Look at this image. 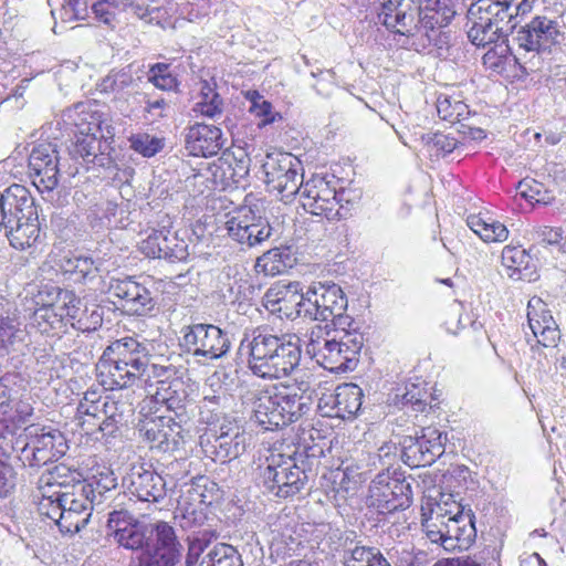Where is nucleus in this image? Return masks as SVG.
I'll return each mask as SVG.
<instances>
[{
	"label": "nucleus",
	"instance_id": "1",
	"mask_svg": "<svg viewBox=\"0 0 566 566\" xmlns=\"http://www.w3.org/2000/svg\"><path fill=\"white\" fill-rule=\"evenodd\" d=\"M296 335L276 334L266 325L245 329L240 348L248 352V366L264 379L290 376L300 365L301 345Z\"/></svg>",
	"mask_w": 566,
	"mask_h": 566
},
{
	"label": "nucleus",
	"instance_id": "2",
	"mask_svg": "<svg viewBox=\"0 0 566 566\" xmlns=\"http://www.w3.org/2000/svg\"><path fill=\"white\" fill-rule=\"evenodd\" d=\"M253 418L264 430H275L298 421L312 407L310 397L300 395L295 388L271 385L250 392Z\"/></svg>",
	"mask_w": 566,
	"mask_h": 566
},
{
	"label": "nucleus",
	"instance_id": "3",
	"mask_svg": "<svg viewBox=\"0 0 566 566\" xmlns=\"http://www.w3.org/2000/svg\"><path fill=\"white\" fill-rule=\"evenodd\" d=\"M151 356L147 346L134 337H123L111 343L103 352L96 369L106 375L103 384L112 389H123L139 384Z\"/></svg>",
	"mask_w": 566,
	"mask_h": 566
},
{
	"label": "nucleus",
	"instance_id": "4",
	"mask_svg": "<svg viewBox=\"0 0 566 566\" xmlns=\"http://www.w3.org/2000/svg\"><path fill=\"white\" fill-rule=\"evenodd\" d=\"M511 0H476L468 9L472 23L468 39L476 46L504 42L515 30L514 17L510 13Z\"/></svg>",
	"mask_w": 566,
	"mask_h": 566
},
{
	"label": "nucleus",
	"instance_id": "5",
	"mask_svg": "<svg viewBox=\"0 0 566 566\" xmlns=\"http://www.w3.org/2000/svg\"><path fill=\"white\" fill-rule=\"evenodd\" d=\"M311 334L307 353L313 354L316 363L331 373L352 371L357 367L360 352L365 344V336L361 332L353 331L340 333L331 339H325L324 345L316 349Z\"/></svg>",
	"mask_w": 566,
	"mask_h": 566
},
{
	"label": "nucleus",
	"instance_id": "6",
	"mask_svg": "<svg viewBox=\"0 0 566 566\" xmlns=\"http://www.w3.org/2000/svg\"><path fill=\"white\" fill-rule=\"evenodd\" d=\"M256 480L268 493L286 499L300 493L308 476L293 459L272 454L265 465H259Z\"/></svg>",
	"mask_w": 566,
	"mask_h": 566
},
{
	"label": "nucleus",
	"instance_id": "7",
	"mask_svg": "<svg viewBox=\"0 0 566 566\" xmlns=\"http://www.w3.org/2000/svg\"><path fill=\"white\" fill-rule=\"evenodd\" d=\"M367 502L382 515L405 511L412 503L411 483L396 470L379 472L370 482Z\"/></svg>",
	"mask_w": 566,
	"mask_h": 566
},
{
	"label": "nucleus",
	"instance_id": "8",
	"mask_svg": "<svg viewBox=\"0 0 566 566\" xmlns=\"http://www.w3.org/2000/svg\"><path fill=\"white\" fill-rule=\"evenodd\" d=\"M27 439L19 457L25 467L41 468L56 462L69 450L64 433L52 427L31 426L27 429Z\"/></svg>",
	"mask_w": 566,
	"mask_h": 566
},
{
	"label": "nucleus",
	"instance_id": "9",
	"mask_svg": "<svg viewBox=\"0 0 566 566\" xmlns=\"http://www.w3.org/2000/svg\"><path fill=\"white\" fill-rule=\"evenodd\" d=\"M180 346L195 357L205 361L223 357L230 349L231 342L227 333L212 324H193L181 329Z\"/></svg>",
	"mask_w": 566,
	"mask_h": 566
},
{
	"label": "nucleus",
	"instance_id": "10",
	"mask_svg": "<svg viewBox=\"0 0 566 566\" xmlns=\"http://www.w3.org/2000/svg\"><path fill=\"white\" fill-rule=\"evenodd\" d=\"M106 292L115 298L113 303L128 315L147 316L157 305L153 292L134 276L111 277Z\"/></svg>",
	"mask_w": 566,
	"mask_h": 566
},
{
	"label": "nucleus",
	"instance_id": "11",
	"mask_svg": "<svg viewBox=\"0 0 566 566\" xmlns=\"http://www.w3.org/2000/svg\"><path fill=\"white\" fill-rule=\"evenodd\" d=\"M444 440L439 429L422 428L420 436H406L400 441L401 460L410 468L431 465L444 453Z\"/></svg>",
	"mask_w": 566,
	"mask_h": 566
},
{
	"label": "nucleus",
	"instance_id": "12",
	"mask_svg": "<svg viewBox=\"0 0 566 566\" xmlns=\"http://www.w3.org/2000/svg\"><path fill=\"white\" fill-rule=\"evenodd\" d=\"M226 229L231 239L252 248L270 239L273 228L269 220L242 206L227 214Z\"/></svg>",
	"mask_w": 566,
	"mask_h": 566
},
{
	"label": "nucleus",
	"instance_id": "13",
	"mask_svg": "<svg viewBox=\"0 0 566 566\" xmlns=\"http://www.w3.org/2000/svg\"><path fill=\"white\" fill-rule=\"evenodd\" d=\"M29 176L42 193L51 195L59 185V151L56 145L42 142L33 146L28 157Z\"/></svg>",
	"mask_w": 566,
	"mask_h": 566
},
{
	"label": "nucleus",
	"instance_id": "14",
	"mask_svg": "<svg viewBox=\"0 0 566 566\" xmlns=\"http://www.w3.org/2000/svg\"><path fill=\"white\" fill-rule=\"evenodd\" d=\"M515 40L521 49L526 53H535L533 57H536L541 53L551 52L553 46L559 44L563 33L556 20L536 15L517 31Z\"/></svg>",
	"mask_w": 566,
	"mask_h": 566
},
{
	"label": "nucleus",
	"instance_id": "15",
	"mask_svg": "<svg viewBox=\"0 0 566 566\" xmlns=\"http://www.w3.org/2000/svg\"><path fill=\"white\" fill-rule=\"evenodd\" d=\"M123 486L139 501L158 503L167 494V483L150 464H134L123 478Z\"/></svg>",
	"mask_w": 566,
	"mask_h": 566
},
{
	"label": "nucleus",
	"instance_id": "16",
	"mask_svg": "<svg viewBox=\"0 0 566 566\" xmlns=\"http://www.w3.org/2000/svg\"><path fill=\"white\" fill-rule=\"evenodd\" d=\"M107 530L108 536L125 549L143 551L148 545L146 526L125 509L108 513Z\"/></svg>",
	"mask_w": 566,
	"mask_h": 566
},
{
	"label": "nucleus",
	"instance_id": "17",
	"mask_svg": "<svg viewBox=\"0 0 566 566\" xmlns=\"http://www.w3.org/2000/svg\"><path fill=\"white\" fill-rule=\"evenodd\" d=\"M36 213L34 198L27 187L13 184L0 191V231L6 224L33 220Z\"/></svg>",
	"mask_w": 566,
	"mask_h": 566
},
{
	"label": "nucleus",
	"instance_id": "18",
	"mask_svg": "<svg viewBox=\"0 0 566 566\" xmlns=\"http://www.w3.org/2000/svg\"><path fill=\"white\" fill-rule=\"evenodd\" d=\"M379 21L394 32L412 36L418 31V6L409 0H378Z\"/></svg>",
	"mask_w": 566,
	"mask_h": 566
},
{
	"label": "nucleus",
	"instance_id": "19",
	"mask_svg": "<svg viewBox=\"0 0 566 566\" xmlns=\"http://www.w3.org/2000/svg\"><path fill=\"white\" fill-rule=\"evenodd\" d=\"M113 151L111 142L104 138L101 133L77 136L70 148V154L74 159H82L86 165L92 164L106 169L117 168L112 156Z\"/></svg>",
	"mask_w": 566,
	"mask_h": 566
},
{
	"label": "nucleus",
	"instance_id": "20",
	"mask_svg": "<svg viewBox=\"0 0 566 566\" xmlns=\"http://www.w3.org/2000/svg\"><path fill=\"white\" fill-rule=\"evenodd\" d=\"M222 130L214 125L196 123L189 126L185 134V148L189 155L196 157H212L226 146Z\"/></svg>",
	"mask_w": 566,
	"mask_h": 566
},
{
	"label": "nucleus",
	"instance_id": "21",
	"mask_svg": "<svg viewBox=\"0 0 566 566\" xmlns=\"http://www.w3.org/2000/svg\"><path fill=\"white\" fill-rule=\"evenodd\" d=\"M302 300V283L277 282L268 289L263 295V306L281 318L294 321L297 318V302Z\"/></svg>",
	"mask_w": 566,
	"mask_h": 566
},
{
	"label": "nucleus",
	"instance_id": "22",
	"mask_svg": "<svg viewBox=\"0 0 566 566\" xmlns=\"http://www.w3.org/2000/svg\"><path fill=\"white\" fill-rule=\"evenodd\" d=\"M93 503L94 499H91L82 489L64 492L60 531L66 534H75L85 527L92 514Z\"/></svg>",
	"mask_w": 566,
	"mask_h": 566
},
{
	"label": "nucleus",
	"instance_id": "23",
	"mask_svg": "<svg viewBox=\"0 0 566 566\" xmlns=\"http://www.w3.org/2000/svg\"><path fill=\"white\" fill-rule=\"evenodd\" d=\"M220 397L211 396L205 397L200 406V421L207 424L206 431L200 438L218 439L223 436H229L231 431H245L239 421L223 413L219 409Z\"/></svg>",
	"mask_w": 566,
	"mask_h": 566
},
{
	"label": "nucleus",
	"instance_id": "24",
	"mask_svg": "<svg viewBox=\"0 0 566 566\" xmlns=\"http://www.w3.org/2000/svg\"><path fill=\"white\" fill-rule=\"evenodd\" d=\"M527 324L536 342L544 347H555L560 338L557 323L541 300L527 304Z\"/></svg>",
	"mask_w": 566,
	"mask_h": 566
},
{
	"label": "nucleus",
	"instance_id": "25",
	"mask_svg": "<svg viewBox=\"0 0 566 566\" xmlns=\"http://www.w3.org/2000/svg\"><path fill=\"white\" fill-rule=\"evenodd\" d=\"M248 441L249 436L245 431H235V434L231 431L229 436L218 439L200 438V447L207 458L227 463L245 452Z\"/></svg>",
	"mask_w": 566,
	"mask_h": 566
},
{
	"label": "nucleus",
	"instance_id": "26",
	"mask_svg": "<svg viewBox=\"0 0 566 566\" xmlns=\"http://www.w3.org/2000/svg\"><path fill=\"white\" fill-rule=\"evenodd\" d=\"M474 515L471 510L464 512L463 509L460 510L458 506V512L448 517V522H440V526L437 523H433V517L427 520L422 526L426 531L427 537L432 543H441L443 546L448 541L452 538H459L467 526V524L474 531Z\"/></svg>",
	"mask_w": 566,
	"mask_h": 566
},
{
	"label": "nucleus",
	"instance_id": "27",
	"mask_svg": "<svg viewBox=\"0 0 566 566\" xmlns=\"http://www.w3.org/2000/svg\"><path fill=\"white\" fill-rule=\"evenodd\" d=\"M453 0H426L422 7H418V30H426L429 41L432 36L428 31L447 27L455 15Z\"/></svg>",
	"mask_w": 566,
	"mask_h": 566
},
{
	"label": "nucleus",
	"instance_id": "28",
	"mask_svg": "<svg viewBox=\"0 0 566 566\" xmlns=\"http://www.w3.org/2000/svg\"><path fill=\"white\" fill-rule=\"evenodd\" d=\"M363 389L356 384H343L336 387L335 394L326 397V406L333 411V417L344 420L354 418L363 403Z\"/></svg>",
	"mask_w": 566,
	"mask_h": 566
},
{
	"label": "nucleus",
	"instance_id": "29",
	"mask_svg": "<svg viewBox=\"0 0 566 566\" xmlns=\"http://www.w3.org/2000/svg\"><path fill=\"white\" fill-rule=\"evenodd\" d=\"M90 102H80L62 112L65 126L74 128L75 138L91 133H101L102 115L92 109Z\"/></svg>",
	"mask_w": 566,
	"mask_h": 566
},
{
	"label": "nucleus",
	"instance_id": "30",
	"mask_svg": "<svg viewBox=\"0 0 566 566\" xmlns=\"http://www.w3.org/2000/svg\"><path fill=\"white\" fill-rule=\"evenodd\" d=\"M149 396L155 403L165 406L168 415L188 413L189 392L182 379H174L166 387L160 385L156 390H149Z\"/></svg>",
	"mask_w": 566,
	"mask_h": 566
},
{
	"label": "nucleus",
	"instance_id": "31",
	"mask_svg": "<svg viewBox=\"0 0 566 566\" xmlns=\"http://www.w3.org/2000/svg\"><path fill=\"white\" fill-rule=\"evenodd\" d=\"M315 290L318 300L319 322H328L336 313H343L347 310V296L338 284L316 282Z\"/></svg>",
	"mask_w": 566,
	"mask_h": 566
},
{
	"label": "nucleus",
	"instance_id": "32",
	"mask_svg": "<svg viewBox=\"0 0 566 566\" xmlns=\"http://www.w3.org/2000/svg\"><path fill=\"white\" fill-rule=\"evenodd\" d=\"M296 263L291 247H277L264 252L256 259L255 270L268 276H275L287 272Z\"/></svg>",
	"mask_w": 566,
	"mask_h": 566
},
{
	"label": "nucleus",
	"instance_id": "33",
	"mask_svg": "<svg viewBox=\"0 0 566 566\" xmlns=\"http://www.w3.org/2000/svg\"><path fill=\"white\" fill-rule=\"evenodd\" d=\"M502 265L513 280H530L532 256L522 247L506 245L502 250Z\"/></svg>",
	"mask_w": 566,
	"mask_h": 566
},
{
	"label": "nucleus",
	"instance_id": "34",
	"mask_svg": "<svg viewBox=\"0 0 566 566\" xmlns=\"http://www.w3.org/2000/svg\"><path fill=\"white\" fill-rule=\"evenodd\" d=\"M10 244L18 250H24L34 244L40 237V223L38 213L33 220H21L15 224L2 227Z\"/></svg>",
	"mask_w": 566,
	"mask_h": 566
},
{
	"label": "nucleus",
	"instance_id": "35",
	"mask_svg": "<svg viewBox=\"0 0 566 566\" xmlns=\"http://www.w3.org/2000/svg\"><path fill=\"white\" fill-rule=\"evenodd\" d=\"M164 441L160 446L163 452H174L186 443L190 436V417L188 413L171 415L170 423H165Z\"/></svg>",
	"mask_w": 566,
	"mask_h": 566
},
{
	"label": "nucleus",
	"instance_id": "36",
	"mask_svg": "<svg viewBox=\"0 0 566 566\" xmlns=\"http://www.w3.org/2000/svg\"><path fill=\"white\" fill-rule=\"evenodd\" d=\"M467 224L484 242H504L509 238V230L502 222L482 213L470 214Z\"/></svg>",
	"mask_w": 566,
	"mask_h": 566
},
{
	"label": "nucleus",
	"instance_id": "37",
	"mask_svg": "<svg viewBox=\"0 0 566 566\" xmlns=\"http://www.w3.org/2000/svg\"><path fill=\"white\" fill-rule=\"evenodd\" d=\"M154 532L155 544L151 549L180 563L184 547L178 541L175 528L169 523L160 521L155 524Z\"/></svg>",
	"mask_w": 566,
	"mask_h": 566
},
{
	"label": "nucleus",
	"instance_id": "38",
	"mask_svg": "<svg viewBox=\"0 0 566 566\" xmlns=\"http://www.w3.org/2000/svg\"><path fill=\"white\" fill-rule=\"evenodd\" d=\"M104 422H102V438L106 440L114 438L119 432V428L124 422L125 413L130 411L127 403L116 400L112 396H107L103 401Z\"/></svg>",
	"mask_w": 566,
	"mask_h": 566
},
{
	"label": "nucleus",
	"instance_id": "39",
	"mask_svg": "<svg viewBox=\"0 0 566 566\" xmlns=\"http://www.w3.org/2000/svg\"><path fill=\"white\" fill-rule=\"evenodd\" d=\"M117 486V478L114 471L106 465L97 467L94 473L87 479L80 483V489L83 490L91 499L95 501L99 500L105 492L111 491Z\"/></svg>",
	"mask_w": 566,
	"mask_h": 566
},
{
	"label": "nucleus",
	"instance_id": "40",
	"mask_svg": "<svg viewBox=\"0 0 566 566\" xmlns=\"http://www.w3.org/2000/svg\"><path fill=\"white\" fill-rule=\"evenodd\" d=\"M60 268L64 274L69 275V279L78 283H85L95 277L98 272L95 261L92 258L82 255H65L61 260Z\"/></svg>",
	"mask_w": 566,
	"mask_h": 566
},
{
	"label": "nucleus",
	"instance_id": "41",
	"mask_svg": "<svg viewBox=\"0 0 566 566\" xmlns=\"http://www.w3.org/2000/svg\"><path fill=\"white\" fill-rule=\"evenodd\" d=\"M174 379H181L177 376L176 367L163 366L148 360L137 386H144L149 394V390H156L160 385L166 387Z\"/></svg>",
	"mask_w": 566,
	"mask_h": 566
},
{
	"label": "nucleus",
	"instance_id": "42",
	"mask_svg": "<svg viewBox=\"0 0 566 566\" xmlns=\"http://www.w3.org/2000/svg\"><path fill=\"white\" fill-rule=\"evenodd\" d=\"M25 336V331L17 321L0 316V357L18 350L24 343Z\"/></svg>",
	"mask_w": 566,
	"mask_h": 566
},
{
	"label": "nucleus",
	"instance_id": "43",
	"mask_svg": "<svg viewBox=\"0 0 566 566\" xmlns=\"http://www.w3.org/2000/svg\"><path fill=\"white\" fill-rule=\"evenodd\" d=\"M33 298H24L23 312L24 317H29L33 323L40 326L42 332H48V326L54 327L56 323L61 322L60 313H56L53 304H41Z\"/></svg>",
	"mask_w": 566,
	"mask_h": 566
},
{
	"label": "nucleus",
	"instance_id": "44",
	"mask_svg": "<svg viewBox=\"0 0 566 566\" xmlns=\"http://www.w3.org/2000/svg\"><path fill=\"white\" fill-rule=\"evenodd\" d=\"M436 107L440 119L452 124L467 119L471 113L462 99L443 93L437 97Z\"/></svg>",
	"mask_w": 566,
	"mask_h": 566
},
{
	"label": "nucleus",
	"instance_id": "45",
	"mask_svg": "<svg viewBox=\"0 0 566 566\" xmlns=\"http://www.w3.org/2000/svg\"><path fill=\"white\" fill-rule=\"evenodd\" d=\"M170 421L171 415L146 417L138 422V434L150 443L151 449H158L160 451L165 436V423H170Z\"/></svg>",
	"mask_w": 566,
	"mask_h": 566
},
{
	"label": "nucleus",
	"instance_id": "46",
	"mask_svg": "<svg viewBox=\"0 0 566 566\" xmlns=\"http://www.w3.org/2000/svg\"><path fill=\"white\" fill-rule=\"evenodd\" d=\"M48 486L57 485L61 488L72 486L73 491L80 490V483H83L82 474L77 469H73L64 463H59L42 475L40 483Z\"/></svg>",
	"mask_w": 566,
	"mask_h": 566
},
{
	"label": "nucleus",
	"instance_id": "47",
	"mask_svg": "<svg viewBox=\"0 0 566 566\" xmlns=\"http://www.w3.org/2000/svg\"><path fill=\"white\" fill-rule=\"evenodd\" d=\"M199 566H243V562L235 547L218 543L205 555Z\"/></svg>",
	"mask_w": 566,
	"mask_h": 566
},
{
	"label": "nucleus",
	"instance_id": "48",
	"mask_svg": "<svg viewBox=\"0 0 566 566\" xmlns=\"http://www.w3.org/2000/svg\"><path fill=\"white\" fill-rule=\"evenodd\" d=\"M296 158L289 153L268 155L262 168L265 174V181L269 185L276 182L284 174L291 170Z\"/></svg>",
	"mask_w": 566,
	"mask_h": 566
},
{
	"label": "nucleus",
	"instance_id": "49",
	"mask_svg": "<svg viewBox=\"0 0 566 566\" xmlns=\"http://www.w3.org/2000/svg\"><path fill=\"white\" fill-rule=\"evenodd\" d=\"M305 210L315 216H324L328 220H340L346 218V211L337 207V201L328 198L315 197V199L302 198Z\"/></svg>",
	"mask_w": 566,
	"mask_h": 566
},
{
	"label": "nucleus",
	"instance_id": "50",
	"mask_svg": "<svg viewBox=\"0 0 566 566\" xmlns=\"http://www.w3.org/2000/svg\"><path fill=\"white\" fill-rule=\"evenodd\" d=\"M420 139L427 151L436 157H444L459 146V142L455 138L442 133H426L421 135Z\"/></svg>",
	"mask_w": 566,
	"mask_h": 566
},
{
	"label": "nucleus",
	"instance_id": "51",
	"mask_svg": "<svg viewBox=\"0 0 566 566\" xmlns=\"http://www.w3.org/2000/svg\"><path fill=\"white\" fill-rule=\"evenodd\" d=\"M429 398H431V395L423 387L418 384H408L401 396L396 395V405L401 408L410 407L416 412H422Z\"/></svg>",
	"mask_w": 566,
	"mask_h": 566
},
{
	"label": "nucleus",
	"instance_id": "52",
	"mask_svg": "<svg viewBox=\"0 0 566 566\" xmlns=\"http://www.w3.org/2000/svg\"><path fill=\"white\" fill-rule=\"evenodd\" d=\"M134 82L130 67L120 70H112L105 77L97 84L101 93L117 94L128 88Z\"/></svg>",
	"mask_w": 566,
	"mask_h": 566
},
{
	"label": "nucleus",
	"instance_id": "53",
	"mask_svg": "<svg viewBox=\"0 0 566 566\" xmlns=\"http://www.w3.org/2000/svg\"><path fill=\"white\" fill-rule=\"evenodd\" d=\"M518 193L532 205H548L553 195L535 179H523L517 185Z\"/></svg>",
	"mask_w": 566,
	"mask_h": 566
},
{
	"label": "nucleus",
	"instance_id": "54",
	"mask_svg": "<svg viewBox=\"0 0 566 566\" xmlns=\"http://www.w3.org/2000/svg\"><path fill=\"white\" fill-rule=\"evenodd\" d=\"M147 77L150 83L163 91H175L178 87L177 74L172 71L170 64L167 63L151 65Z\"/></svg>",
	"mask_w": 566,
	"mask_h": 566
},
{
	"label": "nucleus",
	"instance_id": "55",
	"mask_svg": "<svg viewBox=\"0 0 566 566\" xmlns=\"http://www.w3.org/2000/svg\"><path fill=\"white\" fill-rule=\"evenodd\" d=\"M130 148L143 157L150 158L163 150L165 139L147 133L134 134L129 137Z\"/></svg>",
	"mask_w": 566,
	"mask_h": 566
},
{
	"label": "nucleus",
	"instance_id": "56",
	"mask_svg": "<svg viewBox=\"0 0 566 566\" xmlns=\"http://www.w3.org/2000/svg\"><path fill=\"white\" fill-rule=\"evenodd\" d=\"M171 231L163 228L161 230H153V232L142 241L140 251L148 258L161 259L163 252L168 247V238Z\"/></svg>",
	"mask_w": 566,
	"mask_h": 566
},
{
	"label": "nucleus",
	"instance_id": "57",
	"mask_svg": "<svg viewBox=\"0 0 566 566\" xmlns=\"http://www.w3.org/2000/svg\"><path fill=\"white\" fill-rule=\"evenodd\" d=\"M300 166V161H296L291 166V170L284 174L272 186L275 190L282 193L285 197L300 195L301 188L304 186L303 184V175H298L297 167Z\"/></svg>",
	"mask_w": 566,
	"mask_h": 566
},
{
	"label": "nucleus",
	"instance_id": "58",
	"mask_svg": "<svg viewBox=\"0 0 566 566\" xmlns=\"http://www.w3.org/2000/svg\"><path fill=\"white\" fill-rule=\"evenodd\" d=\"M63 493L61 491L53 492L52 494H41V500L38 503V511L42 516H45L60 527L61 513H62V500Z\"/></svg>",
	"mask_w": 566,
	"mask_h": 566
},
{
	"label": "nucleus",
	"instance_id": "59",
	"mask_svg": "<svg viewBox=\"0 0 566 566\" xmlns=\"http://www.w3.org/2000/svg\"><path fill=\"white\" fill-rule=\"evenodd\" d=\"M315 283L307 287L306 291L302 290V300L297 302V318H306L310 321L319 322L318 300L315 295Z\"/></svg>",
	"mask_w": 566,
	"mask_h": 566
},
{
	"label": "nucleus",
	"instance_id": "60",
	"mask_svg": "<svg viewBox=\"0 0 566 566\" xmlns=\"http://www.w3.org/2000/svg\"><path fill=\"white\" fill-rule=\"evenodd\" d=\"M315 197L328 198L336 201V189L321 177L312 178L301 188V198L315 199Z\"/></svg>",
	"mask_w": 566,
	"mask_h": 566
},
{
	"label": "nucleus",
	"instance_id": "61",
	"mask_svg": "<svg viewBox=\"0 0 566 566\" xmlns=\"http://www.w3.org/2000/svg\"><path fill=\"white\" fill-rule=\"evenodd\" d=\"M81 427L87 434L102 436V422H104L103 402L92 406L87 412L78 413Z\"/></svg>",
	"mask_w": 566,
	"mask_h": 566
},
{
	"label": "nucleus",
	"instance_id": "62",
	"mask_svg": "<svg viewBox=\"0 0 566 566\" xmlns=\"http://www.w3.org/2000/svg\"><path fill=\"white\" fill-rule=\"evenodd\" d=\"M59 306L61 313L60 317L67 316L78 323V318L82 317L84 310L81 308V300L71 291H60L57 294Z\"/></svg>",
	"mask_w": 566,
	"mask_h": 566
},
{
	"label": "nucleus",
	"instance_id": "63",
	"mask_svg": "<svg viewBox=\"0 0 566 566\" xmlns=\"http://www.w3.org/2000/svg\"><path fill=\"white\" fill-rule=\"evenodd\" d=\"M177 564L179 563L167 555L148 548L132 557L128 566H176Z\"/></svg>",
	"mask_w": 566,
	"mask_h": 566
},
{
	"label": "nucleus",
	"instance_id": "64",
	"mask_svg": "<svg viewBox=\"0 0 566 566\" xmlns=\"http://www.w3.org/2000/svg\"><path fill=\"white\" fill-rule=\"evenodd\" d=\"M168 247H166L164 254H161V259L167 260L169 262H181L186 261L189 256L188 243L180 239L177 232H171L168 238Z\"/></svg>",
	"mask_w": 566,
	"mask_h": 566
}]
</instances>
